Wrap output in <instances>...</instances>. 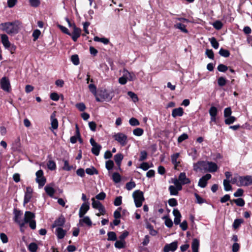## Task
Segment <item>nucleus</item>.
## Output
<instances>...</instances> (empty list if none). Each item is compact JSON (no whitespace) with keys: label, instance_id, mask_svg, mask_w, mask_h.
Returning <instances> with one entry per match:
<instances>
[{"label":"nucleus","instance_id":"obj_1","mask_svg":"<svg viewBox=\"0 0 252 252\" xmlns=\"http://www.w3.org/2000/svg\"><path fill=\"white\" fill-rule=\"evenodd\" d=\"M22 27L21 22L15 20L11 22H5L0 24V29L9 35L17 34Z\"/></svg>","mask_w":252,"mask_h":252},{"label":"nucleus","instance_id":"obj_2","mask_svg":"<svg viewBox=\"0 0 252 252\" xmlns=\"http://www.w3.org/2000/svg\"><path fill=\"white\" fill-rule=\"evenodd\" d=\"M135 206L137 208L140 207L145 200L143 192L140 190L134 191L132 194Z\"/></svg>","mask_w":252,"mask_h":252},{"label":"nucleus","instance_id":"obj_3","mask_svg":"<svg viewBox=\"0 0 252 252\" xmlns=\"http://www.w3.org/2000/svg\"><path fill=\"white\" fill-rule=\"evenodd\" d=\"M252 184V176L247 175L245 176H238V182L237 186L239 187L241 186H249Z\"/></svg>","mask_w":252,"mask_h":252},{"label":"nucleus","instance_id":"obj_4","mask_svg":"<svg viewBox=\"0 0 252 252\" xmlns=\"http://www.w3.org/2000/svg\"><path fill=\"white\" fill-rule=\"evenodd\" d=\"M208 161H199L193 164V169L195 171H200L207 172L208 171Z\"/></svg>","mask_w":252,"mask_h":252},{"label":"nucleus","instance_id":"obj_5","mask_svg":"<svg viewBox=\"0 0 252 252\" xmlns=\"http://www.w3.org/2000/svg\"><path fill=\"white\" fill-rule=\"evenodd\" d=\"M115 140L118 141L122 146H125L127 142V136L121 132H119L114 135Z\"/></svg>","mask_w":252,"mask_h":252},{"label":"nucleus","instance_id":"obj_6","mask_svg":"<svg viewBox=\"0 0 252 252\" xmlns=\"http://www.w3.org/2000/svg\"><path fill=\"white\" fill-rule=\"evenodd\" d=\"M36 182L38 184L39 188L43 187L46 183V178L43 176V171L39 170L36 172Z\"/></svg>","mask_w":252,"mask_h":252},{"label":"nucleus","instance_id":"obj_7","mask_svg":"<svg viewBox=\"0 0 252 252\" xmlns=\"http://www.w3.org/2000/svg\"><path fill=\"white\" fill-rule=\"evenodd\" d=\"M90 142L93 146L91 150L92 153L95 156H98L101 149V146L95 142L93 138L90 139Z\"/></svg>","mask_w":252,"mask_h":252},{"label":"nucleus","instance_id":"obj_8","mask_svg":"<svg viewBox=\"0 0 252 252\" xmlns=\"http://www.w3.org/2000/svg\"><path fill=\"white\" fill-rule=\"evenodd\" d=\"M1 88L4 91L9 92L10 90V84L9 79L6 77H2L0 81Z\"/></svg>","mask_w":252,"mask_h":252},{"label":"nucleus","instance_id":"obj_9","mask_svg":"<svg viewBox=\"0 0 252 252\" xmlns=\"http://www.w3.org/2000/svg\"><path fill=\"white\" fill-rule=\"evenodd\" d=\"M34 218L35 215L33 213L30 211H26L25 213L24 219L21 224V227H24L26 223L32 221V220H33V219H34Z\"/></svg>","mask_w":252,"mask_h":252},{"label":"nucleus","instance_id":"obj_10","mask_svg":"<svg viewBox=\"0 0 252 252\" xmlns=\"http://www.w3.org/2000/svg\"><path fill=\"white\" fill-rule=\"evenodd\" d=\"M209 113L211 117L210 124H211L212 122L216 123L218 113L217 108L215 106H211L209 110Z\"/></svg>","mask_w":252,"mask_h":252},{"label":"nucleus","instance_id":"obj_11","mask_svg":"<svg viewBox=\"0 0 252 252\" xmlns=\"http://www.w3.org/2000/svg\"><path fill=\"white\" fill-rule=\"evenodd\" d=\"M73 31L71 33V37L74 41H76L77 39L80 36L81 33V30L77 27L75 24H73Z\"/></svg>","mask_w":252,"mask_h":252},{"label":"nucleus","instance_id":"obj_12","mask_svg":"<svg viewBox=\"0 0 252 252\" xmlns=\"http://www.w3.org/2000/svg\"><path fill=\"white\" fill-rule=\"evenodd\" d=\"M178 248V242L174 241L169 244H166L163 248L164 252H174Z\"/></svg>","mask_w":252,"mask_h":252},{"label":"nucleus","instance_id":"obj_13","mask_svg":"<svg viewBox=\"0 0 252 252\" xmlns=\"http://www.w3.org/2000/svg\"><path fill=\"white\" fill-rule=\"evenodd\" d=\"M211 175L210 174H206L205 175L202 177L199 180L198 185L202 188H205L207 184V181L211 178Z\"/></svg>","mask_w":252,"mask_h":252},{"label":"nucleus","instance_id":"obj_14","mask_svg":"<svg viewBox=\"0 0 252 252\" xmlns=\"http://www.w3.org/2000/svg\"><path fill=\"white\" fill-rule=\"evenodd\" d=\"M90 209L89 203L84 202L83 203L80 208L79 211V218H82L84 215Z\"/></svg>","mask_w":252,"mask_h":252},{"label":"nucleus","instance_id":"obj_15","mask_svg":"<svg viewBox=\"0 0 252 252\" xmlns=\"http://www.w3.org/2000/svg\"><path fill=\"white\" fill-rule=\"evenodd\" d=\"M13 214L14 215V220L16 222L18 223L21 227V224L23 222V220L21 219L22 215V212L20 210H17L16 208H14L13 210Z\"/></svg>","mask_w":252,"mask_h":252},{"label":"nucleus","instance_id":"obj_16","mask_svg":"<svg viewBox=\"0 0 252 252\" xmlns=\"http://www.w3.org/2000/svg\"><path fill=\"white\" fill-rule=\"evenodd\" d=\"M99 95L103 100L110 101L112 98V96L106 89L101 90L99 92Z\"/></svg>","mask_w":252,"mask_h":252},{"label":"nucleus","instance_id":"obj_17","mask_svg":"<svg viewBox=\"0 0 252 252\" xmlns=\"http://www.w3.org/2000/svg\"><path fill=\"white\" fill-rule=\"evenodd\" d=\"M65 222V219L63 215H61L55 220L54 223L53 224L52 227H61V226H63Z\"/></svg>","mask_w":252,"mask_h":252},{"label":"nucleus","instance_id":"obj_18","mask_svg":"<svg viewBox=\"0 0 252 252\" xmlns=\"http://www.w3.org/2000/svg\"><path fill=\"white\" fill-rule=\"evenodd\" d=\"M124 156L121 153H118L114 156V159L118 167V169L121 170V165Z\"/></svg>","mask_w":252,"mask_h":252},{"label":"nucleus","instance_id":"obj_19","mask_svg":"<svg viewBox=\"0 0 252 252\" xmlns=\"http://www.w3.org/2000/svg\"><path fill=\"white\" fill-rule=\"evenodd\" d=\"M173 214L175 217L174 222L175 224L178 225L181 221V214L179 211L177 209H174L173 211Z\"/></svg>","mask_w":252,"mask_h":252},{"label":"nucleus","instance_id":"obj_20","mask_svg":"<svg viewBox=\"0 0 252 252\" xmlns=\"http://www.w3.org/2000/svg\"><path fill=\"white\" fill-rule=\"evenodd\" d=\"M179 180L183 185L189 184L190 183L189 179L187 177L185 172H182L180 174L179 177Z\"/></svg>","mask_w":252,"mask_h":252},{"label":"nucleus","instance_id":"obj_21","mask_svg":"<svg viewBox=\"0 0 252 252\" xmlns=\"http://www.w3.org/2000/svg\"><path fill=\"white\" fill-rule=\"evenodd\" d=\"M1 42L4 47L6 49L10 47V43L9 41L7 35L5 34H2L1 35Z\"/></svg>","mask_w":252,"mask_h":252},{"label":"nucleus","instance_id":"obj_22","mask_svg":"<svg viewBox=\"0 0 252 252\" xmlns=\"http://www.w3.org/2000/svg\"><path fill=\"white\" fill-rule=\"evenodd\" d=\"M183 109L182 107H178L177 108H175L172 110V116L173 118H176L177 117H181L183 116Z\"/></svg>","mask_w":252,"mask_h":252},{"label":"nucleus","instance_id":"obj_23","mask_svg":"<svg viewBox=\"0 0 252 252\" xmlns=\"http://www.w3.org/2000/svg\"><path fill=\"white\" fill-rule=\"evenodd\" d=\"M66 233V231L63 230L61 227H57L56 229V234L57 236V238L59 239H62L64 238L65 234Z\"/></svg>","mask_w":252,"mask_h":252},{"label":"nucleus","instance_id":"obj_24","mask_svg":"<svg viewBox=\"0 0 252 252\" xmlns=\"http://www.w3.org/2000/svg\"><path fill=\"white\" fill-rule=\"evenodd\" d=\"M55 117V113H53L51 116V127L53 129H56L58 127V121Z\"/></svg>","mask_w":252,"mask_h":252},{"label":"nucleus","instance_id":"obj_25","mask_svg":"<svg viewBox=\"0 0 252 252\" xmlns=\"http://www.w3.org/2000/svg\"><path fill=\"white\" fill-rule=\"evenodd\" d=\"M218 170V166L216 163L212 161H208V172H214Z\"/></svg>","mask_w":252,"mask_h":252},{"label":"nucleus","instance_id":"obj_26","mask_svg":"<svg viewBox=\"0 0 252 252\" xmlns=\"http://www.w3.org/2000/svg\"><path fill=\"white\" fill-rule=\"evenodd\" d=\"M123 74L127 80L130 81H133L136 78L135 75L133 72H129L127 70H125Z\"/></svg>","mask_w":252,"mask_h":252},{"label":"nucleus","instance_id":"obj_27","mask_svg":"<svg viewBox=\"0 0 252 252\" xmlns=\"http://www.w3.org/2000/svg\"><path fill=\"white\" fill-rule=\"evenodd\" d=\"M179 157V153H177L171 156V161L172 163L174 165L175 168L176 169L180 164L179 161H177V159Z\"/></svg>","mask_w":252,"mask_h":252},{"label":"nucleus","instance_id":"obj_28","mask_svg":"<svg viewBox=\"0 0 252 252\" xmlns=\"http://www.w3.org/2000/svg\"><path fill=\"white\" fill-rule=\"evenodd\" d=\"M174 28L176 29L180 30L181 32H184V33H188V31L187 30L186 28V26L184 24H182L180 23H177L176 24L174 25Z\"/></svg>","mask_w":252,"mask_h":252},{"label":"nucleus","instance_id":"obj_29","mask_svg":"<svg viewBox=\"0 0 252 252\" xmlns=\"http://www.w3.org/2000/svg\"><path fill=\"white\" fill-rule=\"evenodd\" d=\"M82 222L86 224L89 226H91L92 225V222L90 218L88 216L84 217L82 219L79 220V223L81 225H82V224H81Z\"/></svg>","mask_w":252,"mask_h":252},{"label":"nucleus","instance_id":"obj_30","mask_svg":"<svg viewBox=\"0 0 252 252\" xmlns=\"http://www.w3.org/2000/svg\"><path fill=\"white\" fill-rule=\"evenodd\" d=\"M44 189L46 193L50 196H53L55 193V189L52 187L49 186H46L44 188Z\"/></svg>","mask_w":252,"mask_h":252},{"label":"nucleus","instance_id":"obj_31","mask_svg":"<svg viewBox=\"0 0 252 252\" xmlns=\"http://www.w3.org/2000/svg\"><path fill=\"white\" fill-rule=\"evenodd\" d=\"M86 172L87 174L93 175L94 174H97L98 171L93 166L91 168H88L86 169Z\"/></svg>","mask_w":252,"mask_h":252},{"label":"nucleus","instance_id":"obj_32","mask_svg":"<svg viewBox=\"0 0 252 252\" xmlns=\"http://www.w3.org/2000/svg\"><path fill=\"white\" fill-rule=\"evenodd\" d=\"M223 184L224 186V189L225 191H229L232 189V187L230 184L229 180H224Z\"/></svg>","mask_w":252,"mask_h":252},{"label":"nucleus","instance_id":"obj_33","mask_svg":"<svg viewBox=\"0 0 252 252\" xmlns=\"http://www.w3.org/2000/svg\"><path fill=\"white\" fill-rule=\"evenodd\" d=\"M236 120V118L235 117L230 116L225 118L224 123L226 125H229L233 124Z\"/></svg>","mask_w":252,"mask_h":252},{"label":"nucleus","instance_id":"obj_34","mask_svg":"<svg viewBox=\"0 0 252 252\" xmlns=\"http://www.w3.org/2000/svg\"><path fill=\"white\" fill-rule=\"evenodd\" d=\"M112 179L115 183H118L121 182V177L118 173L115 172L112 175Z\"/></svg>","mask_w":252,"mask_h":252},{"label":"nucleus","instance_id":"obj_35","mask_svg":"<svg viewBox=\"0 0 252 252\" xmlns=\"http://www.w3.org/2000/svg\"><path fill=\"white\" fill-rule=\"evenodd\" d=\"M199 246V240L197 239H194L192 241L191 244L192 250H198Z\"/></svg>","mask_w":252,"mask_h":252},{"label":"nucleus","instance_id":"obj_36","mask_svg":"<svg viewBox=\"0 0 252 252\" xmlns=\"http://www.w3.org/2000/svg\"><path fill=\"white\" fill-rule=\"evenodd\" d=\"M108 241H115L117 239V236L115 232L113 231L109 232L107 233Z\"/></svg>","mask_w":252,"mask_h":252},{"label":"nucleus","instance_id":"obj_37","mask_svg":"<svg viewBox=\"0 0 252 252\" xmlns=\"http://www.w3.org/2000/svg\"><path fill=\"white\" fill-rule=\"evenodd\" d=\"M114 166V163L113 160H108L105 162V167L108 170H112Z\"/></svg>","mask_w":252,"mask_h":252},{"label":"nucleus","instance_id":"obj_38","mask_svg":"<svg viewBox=\"0 0 252 252\" xmlns=\"http://www.w3.org/2000/svg\"><path fill=\"white\" fill-rule=\"evenodd\" d=\"M169 190L171 195H177L178 194V191L177 190L176 188L174 186H170L169 187Z\"/></svg>","mask_w":252,"mask_h":252},{"label":"nucleus","instance_id":"obj_39","mask_svg":"<svg viewBox=\"0 0 252 252\" xmlns=\"http://www.w3.org/2000/svg\"><path fill=\"white\" fill-rule=\"evenodd\" d=\"M210 41L213 48L216 49L219 48V44L215 37H212L211 39H210Z\"/></svg>","mask_w":252,"mask_h":252},{"label":"nucleus","instance_id":"obj_40","mask_svg":"<svg viewBox=\"0 0 252 252\" xmlns=\"http://www.w3.org/2000/svg\"><path fill=\"white\" fill-rule=\"evenodd\" d=\"M48 168L51 170H54L56 168V163L52 160H50L47 163Z\"/></svg>","mask_w":252,"mask_h":252},{"label":"nucleus","instance_id":"obj_41","mask_svg":"<svg viewBox=\"0 0 252 252\" xmlns=\"http://www.w3.org/2000/svg\"><path fill=\"white\" fill-rule=\"evenodd\" d=\"M143 129L141 128H136L133 130V134L137 136H141L143 134Z\"/></svg>","mask_w":252,"mask_h":252},{"label":"nucleus","instance_id":"obj_42","mask_svg":"<svg viewBox=\"0 0 252 252\" xmlns=\"http://www.w3.org/2000/svg\"><path fill=\"white\" fill-rule=\"evenodd\" d=\"M127 95L132 99L133 102H136L138 100L137 95L133 92L131 91L128 92Z\"/></svg>","mask_w":252,"mask_h":252},{"label":"nucleus","instance_id":"obj_43","mask_svg":"<svg viewBox=\"0 0 252 252\" xmlns=\"http://www.w3.org/2000/svg\"><path fill=\"white\" fill-rule=\"evenodd\" d=\"M213 26L215 29L219 30L222 28L223 24L220 21H216L213 23Z\"/></svg>","mask_w":252,"mask_h":252},{"label":"nucleus","instance_id":"obj_44","mask_svg":"<svg viewBox=\"0 0 252 252\" xmlns=\"http://www.w3.org/2000/svg\"><path fill=\"white\" fill-rule=\"evenodd\" d=\"M219 54H220V55H221V56L224 57H228L230 55V53H229V52L228 50L223 49V48H221L220 50Z\"/></svg>","mask_w":252,"mask_h":252},{"label":"nucleus","instance_id":"obj_45","mask_svg":"<svg viewBox=\"0 0 252 252\" xmlns=\"http://www.w3.org/2000/svg\"><path fill=\"white\" fill-rule=\"evenodd\" d=\"M90 91L94 95H96V87L93 84H90L89 86Z\"/></svg>","mask_w":252,"mask_h":252},{"label":"nucleus","instance_id":"obj_46","mask_svg":"<svg viewBox=\"0 0 252 252\" xmlns=\"http://www.w3.org/2000/svg\"><path fill=\"white\" fill-rule=\"evenodd\" d=\"M243 222V220L242 219H236L233 223V228L235 229L238 228Z\"/></svg>","mask_w":252,"mask_h":252},{"label":"nucleus","instance_id":"obj_47","mask_svg":"<svg viewBox=\"0 0 252 252\" xmlns=\"http://www.w3.org/2000/svg\"><path fill=\"white\" fill-rule=\"evenodd\" d=\"M28 249L31 252H35L37 249V245L35 243H32L29 245Z\"/></svg>","mask_w":252,"mask_h":252},{"label":"nucleus","instance_id":"obj_48","mask_svg":"<svg viewBox=\"0 0 252 252\" xmlns=\"http://www.w3.org/2000/svg\"><path fill=\"white\" fill-rule=\"evenodd\" d=\"M92 200L93 201L92 206L94 209H96L102 205L98 200H95L94 198H93Z\"/></svg>","mask_w":252,"mask_h":252},{"label":"nucleus","instance_id":"obj_49","mask_svg":"<svg viewBox=\"0 0 252 252\" xmlns=\"http://www.w3.org/2000/svg\"><path fill=\"white\" fill-rule=\"evenodd\" d=\"M226 83V79L223 77H220L218 79V83L219 86L223 87L225 85Z\"/></svg>","mask_w":252,"mask_h":252},{"label":"nucleus","instance_id":"obj_50","mask_svg":"<svg viewBox=\"0 0 252 252\" xmlns=\"http://www.w3.org/2000/svg\"><path fill=\"white\" fill-rule=\"evenodd\" d=\"M235 203L236 204L237 206L240 207L244 206L245 204L244 200L242 198L236 199V200H235Z\"/></svg>","mask_w":252,"mask_h":252},{"label":"nucleus","instance_id":"obj_51","mask_svg":"<svg viewBox=\"0 0 252 252\" xmlns=\"http://www.w3.org/2000/svg\"><path fill=\"white\" fill-rule=\"evenodd\" d=\"M63 161L64 162V165L63 167V169L66 171H70L72 169V166L69 165V163L67 160L63 159Z\"/></svg>","mask_w":252,"mask_h":252},{"label":"nucleus","instance_id":"obj_52","mask_svg":"<svg viewBox=\"0 0 252 252\" xmlns=\"http://www.w3.org/2000/svg\"><path fill=\"white\" fill-rule=\"evenodd\" d=\"M189 138V136L187 133H183L178 138V142L179 143H181L183 141Z\"/></svg>","mask_w":252,"mask_h":252},{"label":"nucleus","instance_id":"obj_53","mask_svg":"<svg viewBox=\"0 0 252 252\" xmlns=\"http://www.w3.org/2000/svg\"><path fill=\"white\" fill-rule=\"evenodd\" d=\"M129 124L132 126H139L140 123L139 121L134 118H131L129 121Z\"/></svg>","mask_w":252,"mask_h":252},{"label":"nucleus","instance_id":"obj_54","mask_svg":"<svg viewBox=\"0 0 252 252\" xmlns=\"http://www.w3.org/2000/svg\"><path fill=\"white\" fill-rule=\"evenodd\" d=\"M75 106L80 111H84L86 108L85 104L82 102L77 103Z\"/></svg>","mask_w":252,"mask_h":252},{"label":"nucleus","instance_id":"obj_55","mask_svg":"<svg viewBox=\"0 0 252 252\" xmlns=\"http://www.w3.org/2000/svg\"><path fill=\"white\" fill-rule=\"evenodd\" d=\"M58 27L62 31L63 33L68 35H71V33L69 32L68 30L65 27L62 26L61 25H58Z\"/></svg>","mask_w":252,"mask_h":252},{"label":"nucleus","instance_id":"obj_56","mask_svg":"<svg viewBox=\"0 0 252 252\" xmlns=\"http://www.w3.org/2000/svg\"><path fill=\"white\" fill-rule=\"evenodd\" d=\"M136 186L135 183L133 181H130L126 184V188L127 190H130Z\"/></svg>","mask_w":252,"mask_h":252},{"label":"nucleus","instance_id":"obj_57","mask_svg":"<svg viewBox=\"0 0 252 252\" xmlns=\"http://www.w3.org/2000/svg\"><path fill=\"white\" fill-rule=\"evenodd\" d=\"M122 203V197L121 196L117 197L114 201V204L116 206H119L120 205H121Z\"/></svg>","mask_w":252,"mask_h":252},{"label":"nucleus","instance_id":"obj_58","mask_svg":"<svg viewBox=\"0 0 252 252\" xmlns=\"http://www.w3.org/2000/svg\"><path fill=\"white\" fill-rule=\"evenodd\" d=\"M122 210L121 207H119L114 213V217L115 219H119L121 218V211Z\"/></svg>","mask_w":252,"mask_h":252},{"label":"nucleus","instance_id":"obj_59","mask_svg":"<svg viewBox=\"0 0 252 252\" xmlns=\"http://www.w3.org/2000/svg\"><path fill=\"white\" fill-rule=\"evenodd\" d=\"M164 218L165 219V225L169 228L173 226L172 220L170 219H169L166 217H164Z\"/></svg>","mask_w":252,"mask_h":252},{"label":"nucleus","instance_id":"obj_60","mask_svg":"<svg viewBox=\"0 0 252 252\" xmlns=\"http://www.w3.org/2000/svg\"><path fill=\"white\" fill-rule=\"evenodd\" d=\"M194 196L196 200V203L198 204H202L203 203H204L205 202V200L202 197H201L197 193H195Z\"/></svg>","mask_w":252,"mask_h":252},{"label":"nucleus","instance_id":"obj_61","mask_svg":"<svg viewBox=\"0 0 252 252\" xmlns=\"http://www.w3.org/2000/svg\"><path fill=\"white\" fill-rule=\"evenodd\" d=\"M232 114V111L230 107H227L224 110V117L225 118L229 117Z\"/></svg>","mask_w":252,"mask_h":252},{"label":"nucleus","instance_id":"obj_62","mask_svg":"<svg viewBox=\"0 0 252 252\" xmlns=\"http://www.w3.org/2000/svg\"><path fill=\"white\" fill-rule=\"evenodd\" d=\"M121 241H117L115 243V247L118 249H122L125 247V243Z\"/></svg>","mask_w":252,"mask_h":252},{"label":"nucleus","instance_id":"obj_63","mask_svg":"<svg viewBox=\"0 0 252 252\" xmlns=\"http://www.w3.org/2000/svg\"><path fill=\"white\" fill-rule=\"evenodd\" d=\"M168 204L171 207L176 206L178 204L177 200L175 198H171L168 200Z\"/></svg>","mask_w":252,"mask_h":252},{"label":"nucleus","instance_id":"obj_64","mask_svg":"<svg viewBox=\"0 0 252 252\" xmlns=\"http://www.w3.org/2000/svg\"><path fill=\"white\" fill-rule=\"evenodd\" d=\"M106 194L104 192H101L95 196V198L97 200H102L105 198Z\"/></svg>","mask_w":252,"mask_h":252}]
</instances>
